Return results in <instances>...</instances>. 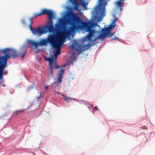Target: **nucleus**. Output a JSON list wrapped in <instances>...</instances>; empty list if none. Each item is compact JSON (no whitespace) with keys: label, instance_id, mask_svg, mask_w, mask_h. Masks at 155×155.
Wrapping results in <instances>:
<instances>
[{"label":"nucleus","instance_id":"f257e3e1","mask_svg":"<svg viewBox=\"0 0 155 155\" xmlns=\"http://www.w3.org/2000/svg\"><path fill=\"white\" fill-rule=\"evenodd\" d=\"M107 5V2L105 0H99V4L95 7L94 12L95 15L91 19V21L85 22L84 28L86 32H88V34L84 39L91 40V37H94L95 34H97L101 29L100 25L97 23L100 21L102 17L106 15L105 7Z\"/></svg>","mask_w":155,"mask_h":155},{"label":"nucleus","instance_id":"f03ea898","mask_svg":"<svg viewBox=\"0 0 155 155\" xmlns=\"http://www.w3.org/2000/svg\"><path fill=\"white\" fill-rule=\"evenodd\" d=\"M73 7H68V13L65 15L66 24L70 25L68 28L65 27L64 32L67 36H69L74 33L76 31L79 30L83 24V21L79 17L77 13L74 12L73 10L80 11L78 6L79 5L77 0H69Z\"/></svg>","mask_w":155,"mask_h":155},{"label":"nucleus","instance_id":"7ed1b4c3","mask_svg":"<svg viewBox=\"0 0 155 155\" xmlns=\"http://www.w3.org/2000/svg\"><path fill=\"white\" fill-rule=\"evenodd\" d=\"M0 52H2L4 55L0 57V67L2 68L7 66L8 59L11 57L14 59L18 56L17 51L13 48H7L4 49H1Z\"/></svg>","mask_w":155,"mask_h":155},{"label":"nucleus","instance_id":"20e7f679","mask_svg":"<svg viewBox=\"0 0 155 155\" xmlns=\"http://www.w3.org/2000/svg\"><path fill=\"white\" fill-rule=\"evenodd\" d=\"M30 29L34 35H39L40 36L48 32H53L54 30V28L53 25L47 24L45 26H40L35 29L33 28L32 26H31Z\"/></svg>","mask_w":155,"mask_h":155},{"label":"nucleus","instance_id":"39448f33","mask_svg":"<svg viewBox=\"0 0 155 155\" xmlns=\"http://www.w3.org/2000/svg\"><path fill=\"white\" fill-rule=\"evenodd\" d=\"M86 36L84 37L83 38L82 41L84 42L87 41L88 42V43L86 45L83 46L81 45L78 44L77 41L75 40L74 41L73 44L70 46L71 48L72 49L80 51V52L78 53V54H79L80 53L82 52L83 51L88 49L92 46L96 44V43L94 42L95 41L90 42L88 41L87 39L84 41V39Z\"/></svg>","mask_w":155,"mask_h":155},{"label":"nucleus","instance_id":"423d86ee","mask_svg":"<svg viewBox=\"0 0 155 155\" xmlns=\"http://www.w3.org/2000/svg\"><path fill=\"white\" fill-rule=\"evenodd\" d=\"M58 39L56 36L53 34L49 35L46 38L42 39L39 42V45L41 46H46L50 44L52 48H55L57 45Z\"/></svg>","mask_w":155,"mask_h":155},{"label":"nucleus","instance_id":"0eeeda50","mask_svg":"<svg viewBox=\"0 0 155 155\" xmlns=\"http://www.w3.org/2000/svg\"><path fill=\"white\" fill-rule=\"evenodd\" d=\"M112 36L111 31H99L97 32V34H95L94 35V37H91V40H87V41L90 42L94 41H95L97 39L101 38V40H103L107 36L110 37Z\"/></svg>","mask_w":155,"mask_h":155},{"label":"nucleus","instance_id":"6e6552de","mask_svg":"<svg viewBox=\"0 0 155 155\" xmlns=\"http://www.w3.org/2000/svg\"><path fill=\"white\" fill-rule=\"evenodd\" d=\"M41 15L42 14H47L48 15L49 18V21L48 22L47 24L53 25V19L55 18L54 14V12L51 10L44 9L40 12Z\"/></svg>","mask_w":155,"mask_h":155},{"label":"nucleus","instance_id":"1a4fd4ad","mask_svg":"<svg viewBox=\"0 0 155 155\" xmlns=\"http://www.w3.org/2000/svg\"><path fill=\"white\" fill-rule=\"evenodd\" d=\"M67 25H67L66 24L65 18V22H64V19L63 18H61L58 19V23L55 24V27L56 29H59L61 27L64 26V27L63 32L66 36L68 37V36H67L65 34L64 32L65 28L66 27L68 28L67 27Z\"/></svg>","mask_w":155,"mask_h":155},{"label":"nucleus","instance_id":"9d476101","mask_svg":"<svg viewBox=\"0 0 155 155\" xmlns=\"http://www.w3.org/2000/svg\"><path fill=\"white\" fill-rule=\"evenodd\" d=\"M113 16L115 18L112 23L108 25L107 27H104V28H102L99 31H111V30L116 26V22L117 19V18L115 17V15H113Z\"/></svg>","mask_w":155,"mask_h":155},{"label":"nucleus","instance_id":"9b49d317","mask_svg":"<svg viewBox=\"0 0 155 155\" xmlns=\"http://www.w3.org/2000/svg\"><path fill=\"white\" fill-rule=\"evenodd\" d=\"M64 69H61L60 70V72L59 73H58L57 80L58 83H60L62 82V79L63 78V74H64ZM58 84L57 85H58Z\"/></svg>","mask_w":155,"mask_h":155},{"label":"nucleus","instance_id":"f8f14e48","mask_svg":"<svg viewBox=\"0 0 155 155\" xmlns=\"http://www.w3.org/2000/svg\"><path fill=\"white\" fill-rule=\"evenodd\" d=\"M57 45L56 46V47L55 48H53L54 50H56V51L54 52H56L57 54H60L61 52L60 51V48L61 46L63 45V43L60 42L59 40L58 39L57 40Z\"/></svg>","mask_w":155,"mask_h":155},{"label":"nucleus","instance_id":"ddd939ff","mask_svg":"<svg viewBox=\"0 0 155 155\" xmlns=\"http://www.w3.org/2000/svg\"><path fill=\"white\" fill-rule=\"evenodd\" d=\"M28 43H30L31 45L34 46L35 48H36L38 45H39V42H36L31 40H29L28 41Z\"/></svg>","mask_w":155,"mask_h":155},{"label":"nucleus","instance_id":"4468645a","mask_svg":"<svg viewBox=\"0 0 155 155\" xmlns=\"http://www.w3.org/2000/svg\"><path fill=\"white\" fill-rule=\"evenodd\" d=\"M53 56L51 58L49 57L48 58L45 57V60L49 62V67L53 66Z\"/></svg>","mask_w":155,"mask_h":155},{"label":"nucleus","instance_id":"2eb2a0df","mask_svg":"<svg viewBox=\"0 0 155 155\" xmlns=\"http://www.w3.org/2000/svg\"><path fill=\"white\" fill-rule=\"evenodd\" d=\"M117 5L119 7L120 10L121 11L122 9V7L123 6L124 3L118 0L117 2Z\"/></svg>","mask_w":155,"mask_h":155},{"label":"nucleus","instance_id":"dca6fc26","mask_svg":"<svg viewBox=\"0 0 155 155\" xmlns=\"http://www.w3.org/2000/svg\"><path fill=\"white\" fill-rule=\"evenodd\" d=\"M73 100H74L75 101H78V102H79L80 103L84 104H85L86 105H87L88 104V103L87 102L82 100H77V99H73Z\"/></svg>","mask_w":155,"mask_h":155},{"label":"nucleus","instance_id":"f3484780","mask_svg":"<svg viewBox=\"0 0 155 155\" xmlns=\"http://www.w3.org/2000/svg\"><path fill=\"white\" fill-rule=\"evenodd\" d=\"M80 4L85 8L87 5V3L85 2L84 0H80Z\"/></svg>","mask_w":155,"mask_h":155},{"label":"nucleus","instance_id":"a211bd4d","mask_svg":"<svg viewBox=\"0 0 155 155\" xmlns=\"http://www.w3.org/2000/svg\"><path fill=\"white\" fill-rule=\"evenodd\" d=\"M24 110H17L13 114L14 116H16L18 115L19 114L22 113Z\"/></svg>","mask_w":155,"mask_h":155},{"label":"nucleus","instance_id":"6ab92c4d","mask_svg":"<svg viewBox=\"0 0 155 155\" xmlns=\"http://www.w3.org/2000/svg\"><path fill=\"white\" fill-rule=\"evenodd\" d=\"M61 95L64 98L65 100L66 101H68V99L71 100V99H73V98H71L69 97H68L67 96H65V95L64 94H62Z\"/></svg>","mask_w":155,"mask_h":155},{"label":"nucleus","instance_id":"aec40b11","mask_svg":"<svg viewBox=\"0 0 155 155\" xmlns=\"http://www.w3.org/2000/svg\"><path fill=\"white\" fill-rule=\"evenodd\" d=\"M33 17H32L30 18V19H29V21H30V25H29V28H31V26H32L31 25H32L33 24L32 19H33Z\"/></svg>","mask_w":155,"mask_h":155},{"label":"nucleus","instance_id":"412c9836","mask_svg":"<svg viewBox=\"0 0 155 155\" xmlns=\"http://www.w3.org/2000/svg\"><path fill=\"white\" fill-rule=\"evenodd\" d=\"M49 68L51 70V78L53 77V66L49 67Z\"/></svg>","mask_w":155,"mask_h":155},{"label":"nucleus","instance_id":"4be33fe9","mask_svg":"<svg viewBox=\"0 0 155 155\" xmlns=\"http://www.w3.org/2000/svg\"><path fill=\"white\" fill-rule=\"evenodd\" d=\"M40 15H41L40 12L38 13H35L34 14L33 16L32 17H33V18H34L38 16H40Z\"/></svg>","mask_w":155,"mask_h":155},{"label":"nucleus","instance_id":"5701e85b","mask_svg":"<svg viewBox=\"0 0 155 155\" xmlns=\"http://www.w3.org/2000/svg\"><path fill=\"white\" fill-rule=\"evenodd\" d=\"M77 60V58H76L75 57H74L73 58L72 60L71 61L70 63L73 65V63L74 61H76Z\"/></svg>","mask_w":155,"mask_h":155},{"label":"nucleus","instance_id":"b1692460","mask_svg":"<svg viewBox=\"0 0 155 155\" xmlns=\"http://www.w3.org/2000/svg\"><path fill=\"white\" fill-rule=\"evenodd\" d=\"M113 40H117L119 41H121V40L120 39L118 38L115 36L114 37V38H112L110 40V41H112Z\"/></svg>","mask_w":155,"mask_h":155},{"label":"nucleus","instance_id":"393cba45","mask_svg":"<svg viewBox=\"0 0 155 155\" xmlns=\"http://www.w3.org/2000/svg\"><path fill=\"white\" fill-rule=\"evenodd\" d=\"M26 53L27 51L26 50H25L23 51V52L21 56V58H24V56L25 55V54H26Z\"/></svg>","mask_w":155,"mask_h":155},{"label":"nucleus","instance_id":"a878e982","mask_svg":"<svg viewBox=\"0 0 155 155\" xmlns=\"http://www.w3.org/2000/svg\"><path fill=\"white\" fill-rule=\"evenodd\" d=\"M58 54H57L56 52H54V57L55 59H57L58 57Z\"/></svg>","mask_w":155,"mask_h":155},{"label":"nucleus","instance_id":"bb28decb","mask_svg":"<svg viewBox=\"0 0 155 155\" xmlns=\"http://www.w3.org/2000/svg\"><path fill=\"white\" fill-rule=\"evenodd\" d=\"M54 68L55 69H58L60 68V66H58L56 64H55L54 66Z\"/></svg>","mask_w":155,"mask_h":155},{"label":"nucleus","instance_id":"cd10ccee","mask_svg":"<svg viewBox=\"0 0 155 155\" xmlns=\"http://www.w3.org/2000/svg\"><path fill=\"white\" fill-rule=\"evenodd\" d=\"M97 106H96L93 109L92 113L94 114V111L96 110H97Z\"/></svg>","mask_w":155,"mask_h":155},{"label":"nucleus","instance_id":"c85d7f7f","mask_svg":"<svg viewBox=\"0 0 155 155\" xmlns=\"http://www.w3.org/2000/svg\"><path fill=\"white\" fill-rule=\"evenodd\" d=\"M33 88V86H31L28 87L27 89H28V90H30L31 89H32Z\"/></svg>","mask_w":155,"mask_h":155},{"label":"nucleus","instance_id":"c756f323","mask_svg":"<svg viewBox=\"0 0 155 155\" xmlns=\"http://www.w3.org/2000/svg\"><path fill=\"white\" fill-rule=\"evenodd\" d=\"M48 88V87L47 85H46L44 87V89L45 90H47Z\"/></svg>","mask_w":155,"mask_h":155},{"label":"nucleus","instance_id":"7c9ffc66","mask_svg":"<svg viewBox=\"0 0 155 155\" xmlns=\"http://www.w3.org/2000/svg\"><path fill=\"white\" fill-rule=\"evenodd\" d=\"M66 64H64L63 65H62L61 66H60V68H64V67H65L66 66Z\"/></svg>","mask_w":155,"mask_h":155},{"label":"nucleus","instance_id":"2f4dec72","mask_svg":"<svg viewBox=\"0 0 155 155\" xmlns=\"http://www.w3.org/2000/svg\"><path fill=\"white\" fill-rule=\"evenodd\" d=\"M22 21L23 24H25V21L24 19H22Z\"/></svg>","mask_w":155,"mask_h":155},{"label":"nucleus","instance_id":"473e14b6","mask_svg":"<svg viewBox=\"0 0 155 155\" xmlns=\"http://www.w3.org/2000/svg\"><path fill=\"white\" fill-rule=\"evenodd\" d=\"M54 92H55V94H61V93H59L58 91H55Z\"/></svg>","mask_w":155,"mask_h":155},{"label":"nucleus","instance_id":"72a5a7b5","mask_svg":"<svg viewBox=\"0 0 155 155\" xmlns=\"http://www.w3.org/2000/svg\"><path fill=\"white\" fill-rule=\"evenodd\" d=\"M41 97V95H40V96L37 97V98L38 99H39Z\"/></svg>","mask_w":155,"mask_h":155},{"label":"nucleus","instance_id":"f704fd0d","mask_svg":"<svg viewBox=\"0 0 155 155\" xmlns=\"http://www.w3.org/2000/svg\"><path fill=\"white\" fill-rule=\"evenodd\" d=\"M142 128L144 129H147V127L146 126L143 127H142Z\"/></svg>","mask_w":155,"mask_h":155},{"label":"nucleus","instance_id":"c9c22d12","mask_svg":"<svg viewBox=\"0 0 155 155\" xmlns=\"http://www.w3.org/2000/svg\"><path fill=\"white\" fill-rule=\"evenodd\" d=\"M119 1H121V2H122V1L124 2V0H119Z\"/></svg>","mask_w":155,"mask_h":155},{"label":"nucleus","instance_id":"e433bc0d","mask_svg":"<svg viewBox=\"0 0 155 155\" xmlns=\"http://www.w3.org/2000/svg\"><path fill=\"white\" fill-rule=\"evenodd\" d=\"M115 33V32H113V33H112V35H114Z\"/></svg>","mask_w":155,"mask_h":155},{"label":"nucleus","instance_id":"4c0bfd02","mask_svg":"<svg viewBox=\"0 0 155 155\" xmlns=\"http://www.w3.org/2000/svg\"><path fill=\"white\" fill-rule=\"evenodd\" d=\"M3 86L4 87H5L6 85H5V84L3 85Z\"/></svg>","mask_w":155,"mask_h":155},{"label":"nucleus","instance_id":"58836bf2","mask_svg":"<svg viewBox=\"0 0 155 155\" xmlns=\"http://www.w3.org/2000/svg\"><path fill=\"white\" fill-rule=\"evenodd\" d=\"M25 77L26 78L27 80H28V78H27V77L25 76Z\"/></svg>","mask_w":155,"mask_h":155},{"label":"nucleus","instance_id":"ea45409f","mask_svg":"<svg viewBox=\"0 0 155 155\" xmlns=\"http://www.w3.org/2000/svg\"><path fill=\"white\" fill-rule=\"evenodd\" d=\"M90 106H91L92 107H93V106L92 104H91V105H90Z\"/></svg>","mask_w":155,"mask_h":155},{"label":"nucleus","instance_id":"a19ab883","mask_svg":"<svg viewBox=\"0 0 155 155\" xmlns=\"http://www.w3.org/2000/svg\"><path fill=\"white\" fill-rule=\"evenodd\" d=\"M87 107L88 108H90V107L89 106H87Z\"/></svg>","mask_w":155,"mask_h":155},{"label":"nucleus","instance_id":"79ce46f5","mask_svg":"<svg viewBox=\"0 0 155 155\" xmlns=\"http://www.w3.org/2000/svg\"><path fill=\"white\" fill-rule=\"evenodd\" d=\"M33 153V155H35V154H34V153Z\"/></svg>","mask_w":155,"mask_h":155}]
</instances>
